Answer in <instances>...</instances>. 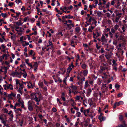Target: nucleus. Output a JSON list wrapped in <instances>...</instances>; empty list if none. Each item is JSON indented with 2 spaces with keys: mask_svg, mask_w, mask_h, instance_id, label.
Instances as JSON below:
<instances>
[{
  "mask_svg": "<svg viewBox=\"0 0 127 127\" xmlns=\"http://www.w3.org/2000/svg\"><path fill=\"white\" fill-rule=\"evenodd\" d=\"M110 68L108 64L106 63H101L99 69L98 70L99 73H102L104 72L107 71V73H108V71L110 70Z\"/></svg>",
  "mask_w": 127,
  "mask_h": 127,
  "instance_id": "obj_1",
  "label": "nucleus"
},
{
  "mask_svg": "<svg viewBox=\"0 0 127 127\" xmlns=\"http://www.w3.org/2000/svg\"><path fill=\"white\" fill-rule=\"evenodd\" d=\"M31 96H33L31 98V99H34L37 102L36 104L37 105L39 104V102L42 99V96L40 93H37L35 94L32 93L31 94Z\"/></svg>",
  "mask_w": 127,
  "mask_h": 127,
  "instance_id": "obj_2",
  "label": "nucleus"
},
{
  "mask_svg": "<svg viewBox=\"0 0 127 127\" xmlns=\"http://www.w3.org/2000/svg\"><path fill=\"white\" fill-rule=\"evenodd\" d=\"M97 40L102 45L106 44L107 41V39L106 38L105 36L103 34H102L101 39L98 38Z\"/></svg>",
  "mask_w": 127,
  "mask_h": 127,
  "instance_id": "obj_3",
  "label": "nucleus"
},
{
  "mask_svg": "<svg viewBox=\"0 0 127 127\" xmlns=\"http://www.w3.org/2000/svg\"><path fill=\"white\" fill-rule=\"evenodd\" d=\"M84 76L82 74H79L77 78L79 80L78 83L79 85L82 84L83 83V81H85V78Z\"/></svg>",
  "mask_w": 127,
  "mask_h": 127,
  "instance_id": "obj_4",
  "label": "nucleus"
},
{
  "mask_svg": "<svg viewBox=\"0 0 127 127\" xmlns=\"http://www.w3.org/2000/svg\"><path fill=\"white\" fill-rule=\"evenodd\" d=\"M34 102L33 101H29L28 102V109L30 111H33V105Z\"/></svg>",
  "mask_w": 127,
  "mask_h": 127,
  "instance_id": "obj_5",
  "label": "nucleus"
},
{
  "mask_svg": "<svg viewBox=\"0 0 127 127\" xmlns=\"http://www.w3.org/2000/svg\"><path fill=\"white\" fill-rule=\"evenodd\" d=\"M92 20H94V22H93L92 23V25H93V24H94L95 25V26H91L89 27L88 29V31L90 32H92L94 29L95 28V27H96V24L97 23V21L96 20H95L94 19H93Z\"/></svg>",
  "mask_w": 127,
  "mask_h": 127,
  "instance_id": "obj_6",
  "label": "nucleus"
},
{
  "mask_svg": "<svg viewBox=\"0 0 127 127\" xmlns=\"http://www.w3.org/2000/svg\"><path fill=\"white\" fill-rule=\"evenodd\" d=\"M105 49L109 51H112L114 49V46L109 45L108 44H105L104 45Z\"/></svg>",
  "mask_w": 127,
  "mask_h": 127,
  "instance_id": "obj_7",
  "label": "nucleus"
},
{
  "mask_svg": "<svg viewBox=\"0 0 127 127\" xmlns=\"http://www.w3.org/2000/svg\"><path fill=\"white\" fill-rule=\"evenodd\" d=\"M4 89L5 90L10 89L11 90L13 89V86L11 84H5L3 85Z\"/></svg>",
  "mask_w": 127,
  "mask_h": 127,
  "instance_id": "obj_8",
  "label": "nucleus"
},
{
  "mask_svg": "<svg viewBox=\"0 0 127 127\" xmlns=\"http://www.w3.org/2000/svg\"><path fill=\"white\" fill-rule=\"evenodd\" d=\"M90 109H87L84 110L83 113L84 115L86 117L89 116L91 117H93L91 114H89L90 112Z\"/></svg>",
  "mask_w": 127,
  "mask_h": 127,
  "instance_id": "obj_9",
  "label": "nucleus"
},
{
  "mask_svg": "<svg viewBox=\"0 0 127 127\" xmlns=\"http://www.w3.org/2000/svg\"><path fill=\"white\" fill-rule=\"evenodd\" d=\"M101 32L100 31H96L95 33L94 32L93 33V37L96 39L97 37L100 36L101 34Z\"/></svg>",
  "mask_w": 127,
  "mask_h": 127,
  "instance_id": "obj_10",
  "label": "nucleus"
},
{
  "mask_svg": "<svg viewBox=\"0 0 127 127\" xmlns=\"http://www.w3.org/2000/svg\"><path fill=\"white\" fill-rule=\"evenodd\" d=\"M27 87V88L29 89H33L34 87V84H32L31 82L30 81H27L26 85Z\"/></svg>",
  "mask_w": 127,
  "mask_h": 127,
  "instance_id": "obj_11",
  "label": "nucleus"
},
{
  "mask_svg": "<svg viewBox=\"0 0 127 127\" xmlns=\"http://www.w3.org/2000/svg\"><path fill=\"white\" fill-rule=\"evenodd\" d=\"M122 15V13H118L116 14L115 21L116 22L118 23L119 21V19L121 18Z\"/></svg>",
  "mask_w": 127,
  "mask_h": 127,
  "instance_id": "obj_12",
  "label": "nucleus"
},
{
  "mask_svg": "<svg viewBox=\"0 0 127 127\" xmlns=\"http://www.w3.org/2000/svg\"><path fill=\"white\" fill-rule=\"evenodd\" d=\"M16 94H14L12 92L11 94H8L7 95V97L9 99H12L13 97H16Z\"/></svg>",
  "mask_w": 127,
  "mask_h": 127,
  "instance_id": "obj_13",
  "label": "nucleus"
},
{
  "mask_svg": "<svg viewBox=\"0 0 127 127\" xmlns=\"http://www.w3.org/2000/svg\"><path fill=\"white\" fill-rule=\"evenodd\" d=\"M90 85L89 84V81L88 80L86 81L85 83L84 88L85 89H87L88 88L90 87Z\"/></svg>",
  "mask_w": 127,
  "mask_h": 127,
  "instance_id": "obj_14",
  "label": "nucleus"
},
{
  "mask_svg": "<svg viewBox=\"0 0 127 127\" xmlns=\"http://www.w3.org/2000/svg\"><path fill=\"white\" fill-rule=\"evenodd\" d=\"M122 124L119 125L116 127H127V125L126 123L125 122L123 121L122 122Z\"/></svg>",
  "mask_w": 127,
  "mask_h": 127,
  "instance_id": "obj_15",
  "label": "nucleus"
},
{
  "mask_svg": "<svg viewBox=\"0 0 127 127\" xmlns=\"http://www.w3.org/2000/svg\"><path fill=\"white\" fill-rule=\"evenodd\" d=\"M15 30L17 31L18 33L19 32H22L23 31V29L21 27H19L18 26L15 27Z\"/></svg>",
  "mask_w": 127,
  "mask_h": 127,
  "instance_id": "obj_16",
  "label": "nucleus"
},
{
  "mask_svg": "<svg viewBox=\"0 0 127 127\" xmlns=\"http://www.w3.org/2000/svg\"><path fill=\"white\" fill-rule=\"evenodd\" d=\"M72 67L69 65L68 67L67 68L66 74L68 76L69 75V73L72 70Z\"/></svg>",
  "mask_w": 127,
  "mask_h": 127,
  "instance_id": "obj_17",
  "label": "nucleus"
},
{
  "mask_svg": "<svg viewBox=\"0 0 127 127\" xmlns=\"http://www.w3.org/2000/svg\"><path fill=\"white\" fill-rule=\"evenodd\" d=\"M89 66L91 69H93L94 68V62L92 60L90 61L89 63Z\"/></svg>",
  "mask_w": 127,
  "mask_h": 127,
  "instance_id": "obj_18",
  "label": "nucleus"
},
{
  "mask_svg": "<svg viewBox=\"0 0 127 127\" xmlns=\"http://www.w3.org/2000/svg\"><path fill=\"white\" fill-rule=\"evenodd\" d=\"M65 93L64 92H63L62 93V95L61 96V98L64 101H65Z\"/></svg>",
  "mask_w": 127,
  "mask_h": 127,
  "instance_id": "obj_19",
  "label": "nucleus"
},
{
  "mask_svg": "<svg viewBox=\"0 0 127 127\" xmlns=\"http://www.w3.org/2000/svg\"><path fill=\"white\" fill-rule=\"evenodd\" d=\"M92 19V17L91 16L90 17V18L86 22V23L87 25L88 26L89 25H90L91 24V22Z\"/></svg>",
  "mask_w": 127,
  "mask_h": 127,
  "instance_id": "obj_20",
  "label": "nucleus"
},
{
  "mask_svg": "<svg viewBox=\"0 0 127 127\" xmlns=\"http://www.w3.org/2000/svg\"><path fill=\"white\" fill-rule=\"evenodd\" d=\"M81 67L83 69H85L88 67V65L85 63H82L81 64Z\"/></svg>",
  "mask_w": 127,
  "mask_h": 127,
  "instance_id": "obj_21",
  "label": "nucleus"
},
{
  "mask_svg": "<svg viewBox=\"0 0 127 127\" xmlns=\"http://www.w3.org/2000/svg\"><path fill=\"white\" fill-rule=\"evenodd\" d=\"M92 92V90L91 89H89L88 90L87 92V96H89L90 95V94Z\"/></svg>",
  "mask_w": 127,
  "mask_h": 127,
  "instance_id": "obj_22",
  "label": "nucleus"
},
{
  "mask_svg": "<svg viewBox=\"0 0 127 127\" xmlns=\"http://www.w3.org/2000/svg\"><path fill=\"white\" fill-rule=\"evenodd\" d=\"M1 120V123L4 124V126H8V125L7 124H6V121L3 118Z\"/></svg>",
  "mask_w": 127,
  "mask_h": 127,
  "instance_id": "obj_23",
  "label": "nucleus"
},
{
  "mask_svg": "<svg viewBox=\"0 0 127 127\" xmlns=\"http://www.w3.org/2000/svg\"><path fill=\"white\" fill-rule=\"evenodd\" d=\"M110 4V3L109 2H108L104 5V6L107 8H108L109 7V6Z\"/></svg>",
  "mask_w": 127,
  "mask_h": 127,
  "instance_id": "obj_24",
  "label": "nucleus"
},
{
  "mask_svg": "<svg viewBox=\"0 0 127 127\" xmlns=\"http://www.w3.org/2000/svg\"><path fill=\"white\" fill-rule=\"evenodd\" d=\"M9 65L7 67L5 66V71H4V74H6L7 73V70L9 69Z\"/></svg>",
  "mask_w": 127,
  "mask_h": 127,
  "instance_id": "obj_25",
  "label": "nucleus"
},
{
  "mask_svg": "<svg viewBox=\"0 0 127 127\" xmlns=\"http://www.w3.org/2000/svg\"><path fill=\"white\" fill-rule=\"evenodd\" d=\"M85 50L88 52H90L92 50V48H89V47H87V48H85Z\"/></svg>",
  "mask_w": 127,
  "mask_h": 127,
  "instance_id": "obj_26",
  "label": "nucleus"
},
{
  "mask_svg": "<svg viewBox=\"0 0 127 127\" xmlns=\"http://www.w3.org/2000/svg\"><path fill=\"white\" fill-rule=\"evenodd\" d=\"M38 85L40 88H42L43 85V82L41 81L39 82L38 83Z\"/></svg>",
  "mask_w": 127,
  "mask_h": 127,
  "instance_id": "obj_27",
  "label": "nucleus"
},
{
  "mask_svg": "<svg viewBox=\"0 0 127 127\" xmlns=\"http://www.w3.org/2000/svg\"><path fill=\"white\" fill-rule=\"evenodd\" d=\"M83 75H84V76H86L88 74V71L87 70H85L83 71Z\"/></svg>",
  "mask_w": 127,
  "mask_h": 127,
  "instance_id": "obj_28",
  "label": "nucleus"
},
{
  "mask_svg": "<svg viewBox=\"0 0 127 127\" xmlns=\"http://www.w3.org/2000/svg\"><path fill=\"white\" fill-rule=\"evenodd\" d=\"M70 88H72L74 90H75L77 89V87L73 85L72 84L70 86Z\"/></svg>",
  "mask_w": 127,
  "mask_h": 127,
  "instance_id": "obj_29",
  "label": "nucleus"
},
{
  "mask_svg": "<svg viewBox=\"0 0 127 127\" xmlns=\"http://www.w3.org/2000/svg\"><path fill=\"white\" fill-rule=\"evenodd\" d=\"M125 26H127V25L126 24H124V25H123L122 27V29L123 30V32H124L126 29V27Z\"/></svg>",
  "mask_w": 127,
  "mask_h": 127,
  "instance_id": "obj_30",
  "label": "nucleus"
},
{
  "mask_svg": "<svg viewBox=\"0 0 127 127\" xmlns=\"http://www.w3.org/2000/svg\"><path fill=\"white\" fill-rule=\"evenodd\" d=\"M20 74H21L22 75H23V76L25 78H26L27 74L26 72H25V73H22V72H20Z\"/></svg>",
  "mask_w": 127,
  "mask_h": 127,
  "instance_id": "obj_31",
  "label": "nucleus"
},
{
  "mask_svg": "<svg viewBox=\"0 0 127 127\" xmlns=\"http://www.w3.org/2000/svg\"><path fill=\"white\" fill-rule=\"evenodd\" d=\"M109 72H108V73H107V71H106L105 72H104L102 73L106 77L108 76L109 74Z\"/></svg>",
  "mask_w": 127,
  "mask_h": 127,
  "instance_id": "obj_32",
  "label": "nucleus"
},
{
  "mask_svg": "<svg viewBox=\"0 0 127 127\" xmlns=\"http://www.w3.org/2000/svg\"><path fill=\"white\" fill-rule=\"evenodd\" d=\"M99 58H100L99 60L101 62H104L105 61V60L103 56H99Z\"/></svg>",
  "mask_w": 127,
  "mask_h": 127,
  "instance_id": "obj_33",
  "label": "nucleus"
},
{
  "mask_svg": "<svg viewBox=\"0 0 127 127\" xmlns=\"http://www.w3.org/2000/svg\"><path fill=\"white\" fill-rule=\"evenodd\" d=\"M60 69L62 72H63L61 74L63 75L64 74V73H65V71H66V70H65V69L63 68H60Z\"/></svg>",
  "mask_w": 127,
  "mask_h": 127,
  "instance_id": "obj_34",
  "label": "nucleus"
},
{
  "mask_svg": "<svg viewBox=\"0 0 127 127\" xmlns=\"http://www.w3.org/2000/svg\"><path fill=\"white\" fill-rule=\"evenodd\" d=\"M76 115L78 117H79L81 116V113L80 112L77 111Z\"/></svg>",
  "mask_w": 127,
  "mask_h": 127,
  "instance_id": "obj_35",
  "label": "nucleus"
},
{
  "mask_svg": "<svg viewBox=\"0 0 127 127\" xmlns=\"http://www.w3.org/2000/svg\"><path fill=\"white\" fill-rule=\"evenodd\" d=\"M19 74V73L18 72H13L11 73V75L12 76H14L15 75H17Z\"/></svg>",
  "mask_w": 127,
  "mask_h": 127,
  "instance_id": "obj_36",
  "label": "nucleus"
},
{
  "mask_svg": "<svg viewBox=\"0 0 127 127\" xmlns=\"http://www.w3.org/2000/svg\"><path fill=\"white\" fill-rule=\"evenodd\" d=\"M18 91L22 95L23 93V89L19 88Z\"/></svg>",
  "mask_w": 127,
  "mask_h": 127,
  "instance_id": "obj_37",
  "label": "nucleus"
},
{
  "mask_svg": "<svg viewBox=\"0 0 127 127\" xmlns=\"http://www.w3.org/2000/svg\"><path fill=\"white\" fill-rule=\"evenodd\" d=\"M34 68H37L38 66V64L37 62H34V64L33 65Z\"/></svg>",
  "mask_w": 127,
  "mask_h": 127,
  "instance_id": "obj_38",
  "label": "nucleus"
},
{
  "mask_svg": "<svg viewBox=\"0 0 127 127\" xmlns=\"http://www.w3.org/2000/svg\"><path fill=\"white\" fill-rule=\"evenodd\" d=\"M112 62L113 63V65L114 66L116 67L117 66V64L116 63V62L115 60H113L112 61Z\"/></svg>",
  "mask_w": 127,
  "mask_h": 127,
  "instance_id": "obj_39",
  "label": "nucleus"
},
{
  "mask_svg": "<svg viewBox=\"0 0 127 127\" xmlns=\"http://www.w3.org/2000/svg\"><path fill=\"white\" fill-rule=\"evenodd\" d=\"M89 84L91 85H92L93 86V83L94 81L93 80H90L89 81Z\"/></svg>",
  "mask_w": 127,
  "mask_h": 127,
  "instance_id": "obj_40",
  "label": "nucleus"
},
{
  "mask_svg": "<svg viewBox=\"0 0 127 127\" xmlns=\"http://www.w3.org/2000/svg\"><path fill=\"white\" fill-rule=\"evenodd\" d=\"M76 32H79L80 30V27H77L75 29Z\"/></svg>",
  "mask_w": 127,
  "mask_h": 127,
  "instance_id": "obj_41",
  "label": "nucleus"
},
{
  "mask_svg": "<svg viewBox=\"0 0 127 127\" xmlns=\"http://www.w3.org/2000/svg\"><path fill=\"white\" fill-rule=\"evenodd\" d=\"M119 26L117 24H116L113 28L115 30H117L118 28H119Z\"/></svg>",
  "mask_w": 127,
  "mask_h": 127,
  "instance_id": "obj_42",
  "label": "nucleus"
},
{
  "mask_svg": "<svg viewBox=\"0 0 127 127\" xmlns=\"http://www.w3.org/2000/svg\"><path fill=\"white\" fill-rule=\"evenodd\" d=\"M116 30L114 29L113 28H112L111 30V32L112 33L114 34L115 33V32L116 31Z\"/></svg>",
  "mask_w": 127,
  "mask_h": 127,
  "instance_id": "obj_43",
  "label": "nucleus"
},
{
  "mask_svg": "<svg viewBox=\"0 0 127 127\" xmlns=\"http://www.w3.org/2000/svg\"><path fill=\"white\" fill-rule=\"evenodd\" d=\"M24 42L25 43L24 44H23L22 45L23 46L25 47L29 45V42H27L26 41H24Z\"/></svg>",
  "mask_w": 127,
  "mask_h": 127,
  "instance_id": "obj_44",
  "label": "nucleus"
},
{
  "mask_svg": "<svg viewBox=\"0 0 127 127\" xmlns=\"http://www.w3.org/2000/svg\"><path fill=\"white\" fill-rule=\"evenodd\" d=\"M119 119L120 121H122L123 120V117L122 115H120L119 116Z\"/></svg>",
  "mask_w": 127,
  "mask_h": 127,
  "instance_id": "obj_45",
  "label": "nucleus"
},
{
  "mask_svg": "<svg viewBox=\"0 0 127 127\" xmlns=\"http://www.w3.org/2000/svg\"><path fill=\"white\" fill-rule=\"evenodd\" d=\"M46 35H47L49 37H50L51 36V34L49 31H47Z\"/></svg>",
  "mask_w": 127,
  "mask_h": 127,
  "instance_id": "obj_46",
  "label": "nucleus"
},
{
  "mask_svg": "<svg viewBox=\"0 0 127 127\" xmlns=\"http://www.w3.org/2000/svg\"><path fill=\"white\" fill-rule=\"evenodd\" d=\"M66 25L69 29L70 30L71 29L72 27L71 26V24H67Z\"/></svg>",
  "mask_w": 127,
  "mask_h": 127,
  "instance_id": "obj_47",
  "label": "nucleus"
},
{
  "mask_svg": "<svg viewBox=\"0 0 127 127\" xmlns=\"http://www.w3.org/2000/svg\"><path fill=\"white\" fill-rule=\"evenodd\" d=\"M17 97L18 99V101H19L21 98L20 95L19 94H18L17 95Z\"/></svg>",
  "mask_w": 127,
  "mask_h": 127,
  "instance_id": "obj_48",
  "label": "nucleus"
},
{
  "mask_svg": "<svg viewBox=\"0 0 127 127\" xmlns=\"http://www.w3.org/2000/svg\"><path fill=\"white\" fill-rule=\"evenodd\" d=\"M109 35L110 36V37L111 38H112L113 37V33L111 32V31H110L109 32Z\"/></svg>",
  "mask_w": 127,
  "mask_h": 127,
  "instance_id": "obj_49",
  "label": "nucleus"
},
{
  "mask_svg": "<svg viewBox=\"0 0 127 127\" xmlns=\"http://www.w3.org/2000/svg\"><path fill=\"white\" fill-rule=\"evenodd\" d=\"M106 16L108 18H110V15L109 13H107L105 14Z\"/></svg>",
  "mask_w": 127,
  "mask_h": 127,
  "instance_id": "obj_50",
  "label": "nucleus"
},
{
  "mask_svg": "<svg viewBox=\"0 0 127 127\" xmlns=\"http://www.w3.org/2000/svg\"><path fill=\"white\" fill-rule=\"evenodd\" d=\"M38 116L40 119H42V118H43V117L42 114H38Z\"/></svg>",
  "mask_w": 127,
  "mask_h": 127,
  "instance_id": "obj_51",
  "label": "nucleus"
},
{
  "mask_svg": "<svg viewBox=\"0 0 127 127\" xmlns=\"http://www.w3.org/2000/svg\"><path fill=\"white\" fill-rule=\"evenodd\" d=\"M28 65L31 67V68H33V66L31 63H29L27 64Z\"/></svg>",
  "mask_w": 127,
  "mask_h": 127,
  "instance_id": "obj_52",
  "label": "nucleus"
},
{
  "mask_svg": "<svg viewBox=\"0 0 127 127\" xmlns=\"http://www.w3.org/2000/svg\"><path fill=\"white\" fill-rule=\"evenodd\" d=\"M66 120L68 123H69L71 121V120L69 118H66Z\"/></svg>",
  "mask_w": 127,
  "mask_h": 127,
  "instance_id": "obj_53",
  "label": "nucleus"
},
{
  "mask_svg": "<svg viewBox=\"0 0 127 127\" xmlns=\"http://www.w3.org/2000/svg\"><path fill=\"white\" fill-rule=\"evenodd\" d=\"M1 16L5 18L6 17V13H1Z\"/></svg>",
  "mask_w": 127,
  "mask_h": 127,
  "instance_id": "obj_54",
  "label": "nucleus"
},
{
  "mask_svg": "<svg viewBox=\"0 0 127 127\" xmlns=\"http://www.w3.org/2000/svg\"><path fill=\"white\" fill-rule=\"evenodd\" d=\"M31 78L32 80H33L34 79L35 76L33 74H32L31 76Z\"/></svg>",
  "mask_w": 127,
  "mask_h": 127,
  "instance_id": "obj_55",
  "label": "nucleus"
},
{
  "mask_svg": "<svg viewBox=\"0 0 127 127\" xmlns=\"http://www.w3.org/2000/svg\"><path fill=\"white\" fill-rule=\"evenodd\" d=\"M35 20V19L34 18H31L30 19L31 22L32 23L34 22Z\"/></svg>",
  "mask_w": 127,
  "mask_h": 127,
  "instance_id": "obj_56",
  "label": "nucleus"
},
{
  "mask_svg": "<svg viewBox=\"0 0 127 127\" xmlns=\"http://www.w3.org/2000/svg\"><path fill=\"white\" fill-rule=\"evenodd\" d=\"M16 85L19 84V85H20V81L18 80H16Z\"/></svg>",
  "mask_w": 127,
  "mask_h": 127,
  "instance_id": "obj_57",
  "label": "nucleus"
},
{
  "mask_svg": "<svg viewBox=\"0 0 127 127\" xmlns=\"http://www.w3.org/2000/svg\"><path fill=\"white\" fill-rule=\"evenodd\" d=\"M76 99L78 100H79L80 99V96H77L76 97Z\"/></svg>",
  "mask_w": 127,
  "mask_h": 127,
  "instance_id": "obj_58",
  "label": "nucleus"
},
{
  "mask_svg": "<svg viewBox=\"0 0 127 127\" xmlns=\"http://www.w3.org/2000/svg\"><path fill=\"white\" fill-rule=\"evenodd\" d=\"M83 46L85 47V48H87V47H88V45L87 44H85L84 43H83Z\"/></svg>",
  "mask_w": 127,
  "mask_h": 127,
  "instance_id": "obj_59",
  "label": "nucleus"
},
{
  "mask_svg": "<svg viewBox=\"0 0 127 127\" xmlns=\"http://www.w3.org/2000/svg\"><path fill=\"white\" fill-rule=\"evenodd\" d=\"M14 4V3H13V2H10L8 4V6H9L12 7Z\"/></svg>",
  "mask_w": 127,
  "mask_h": 127,
  "instance_id": "obj_60",
  "label": "nucleus"
},
{
  "mask_svg": "<svg viewBox=\"0 0 127 127\" xmlns=\"http://www.w3.org/2000/svg\"><path fill=\"white\" fill-rule=\"evenodd\" d=\"M52 111L53 112H55L57 111V109L53 107L52 109Z\"/></svg>",
  "mask_w": 127,
  "mask_h": 127,
  "instance_id": "obj_61",
  "label": "nucleus"
},
{
  "mask_svg": "<svg viewBox=\"0 0 127 127\" xmlns=\"http://www.w3.org/2000/svg\"><path fill=\"white\" fill-rule=\"evenodd\" d=\"M15 2L17 4H19L21 1L20 0H16Z\"/></svg>",
  "mask_w": 127,
  "mask_h": 127,
  "instance_id": "obj_62",
  "label": "nucleus"
},
{
  "mask_svg": "<svg viewBox=\"0 0 127 127\" xmlns=\"http://www.w3.org/2000/svg\"><path fill=\"white\" fill-rule=\"evenodd\" d=\"M115 34V36H114V37L115 38H117L118 37V33H116Z\"/></svg>",
  "mask_w": 127,
  "mask_h": 127,
  "instance_id": "obj_63",
  "label": "nucleus"
},
{
  "mask_svg": "<svg viewBox=\"0 0 127 127\" xmlns=\"http://www.w3.org/2000/svg\"><path fill=\"white\" fill-rule=\"evenodd\" d=\"M60 126V124L59 123H56L55 124L56 127H59Z\"/></svg>",
  "mask_w": 127,
  "mask_h": 127,
  "instance_id": "obj_64",
  "label": "nucleus"
}]
</instances>
